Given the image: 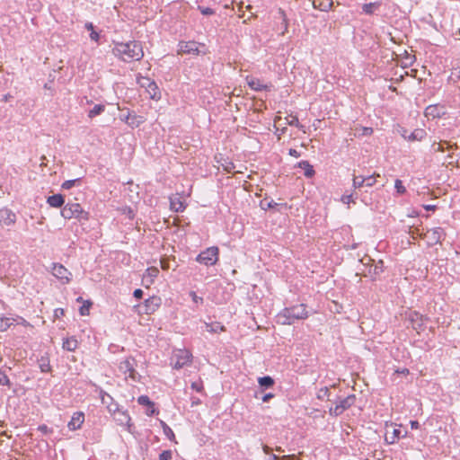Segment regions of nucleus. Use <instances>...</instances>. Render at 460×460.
Instances as JSON below:
<instances>
[{
	"mask_svg": "<svg viewBox=\"0 0 460 460\" xmlns=\"http://www.w3.org/2000/svg\"><path fill=\"white\" fill-rule=\"evenodd\" d=\"M133 296L137 298V299H141L142 296H143V291L142 289L140 288H137L134 291L133 293Z\"/></svg>",
	"mask_w": 460,
	"mask_h": 460,
	"instance_id": "13d9d810",
	"label": "nucleus"
},
{
	"mask_svg": "<svg viewBox=\"0 0 460 460\" xmlns=\"http://www.w3.org/2000/svg\"><path fill=\"white\" fill-rule=\"evenodd\" d=\"M409 318L412 323V328L415 330L421 329L423 325V317L417 312H412L410 314Z\"/></svg>",
	"mask_w": 460,
	"mask_h": 460,
	"instance_id": "393cba45",
	"label": "nucleus"
},
{
	"mask_svg": "<svg viewBox=\"0 0 460 460\" xmlns=\"http://www.w3.org/2000/svg\"><path fill=\"white\" fill-rule=\"evenodd\" d=\"M402 426L394 423L385 425V439L389 444L395 443L402 437Z\"/></svg>",
	"mask_w": 460,
	"mask_h": 460,
	"instance_id": "f8f14e48",
	"label": "nucleus"
},
{
	"mask_svg": "<svg viewBox=\"0 0 460 460\" xmlns=\"http://www.w3.org/2000/svg\"><path fill=\"white\" fill-rule=\"evenodd\" d=\"M164 434L172 442H175L176 443V440H175V435L172 431V429L169 427V426H165L164 428Z\"/></svg>",
	"mask_w": 460,
	"mask_h": 460,
	"instance_id": "a18cd8bd",
	"label": "nucleus"
},
{
	"mask_svg": "<svg viewBox=\"0 0 460 460\" xmlns=\"http://www.w3.org/2000/svg\"><path fill=\"white\" fill-rule=\"evenodd\" d=\"M394 187L398 193H404L406 191L405 187L402 184V181L401 180H396L394 183Z\"/></svg>",
	"mask_w": 460,
	"mask_h": 460,
	"instance_id": "de8ad7c7",
	"label": "nucleus"
},
{
	"mask_svg": "<svg viewBox=\"0 0 460 460\" xmlns=\"http://www.w3.org/2000/svg\"><path fill=\"white\" fill-rule=\"evenodd\" d=\"M198 9L204 15H212L215 13V11L210 7L199 6Z\"/></svg>",
	"mask_w": 460,
	"mask_h": 460,
	"instance_id": "09e8293b",
	"label": "nucleus"
},
{
	"mask_svg": "<svg viewBox=\"0 0 460 460\" xmlns=\"http://www.w3.org/2000/svg\"><path fill=\"white\" fill-rule=\"evenodd\" d=\"M289 126L297 125L298 119L296 117L289 116Z\"/></svg>",
	"mask_w": 460,
	"mask_h": 460,
	"instance_id": "052dcab7",
	"label": "nucleus"
},
{
	"mask_svg": "<svg viewBox=\"0 0 460 460\" xmlns=\"http://www.w3.org/2000/svg\"><path fill=\"white\" fill-rule=\"evenodd\" d=\"M119 119L131 128H138L146 121V118L144 116L137 115L135 112L130 111L128 109H127L126 114H121L119 116Z\"/></svg>",
	"mask_w": 460,
	"mask_h": 460,
	"instance_id": "6e6552de",
	"label": "nucleus"
},
{
	"mask_svg": "<svg viewBox=\"0 0 460 460\" xmlns=\"http://www.w3.org/2000/svg\"><path fill=\"white\" fill-rule=\"evenodd\" d=\"M90 39H91L92 40H93V41L97 42V41L99 40V39H100V35H99V33H98L97 31H91V33H90Z\"/></svg>",
	"mask_w": 460,
	"mask_h": 460,
	"instance_id": "4d7b16f0",
	"label": "nucleus"
},
{
	"mask_svg": "<svg viewBox=\"0 0 460 460\" xmlns=\"http://www.w3.org/2000/svg\"><path fill=\"white\" fill-rule=\"evenodd\" d=\"M105 110V106L102 104H96L93 109H91L88 112V117L90 119H93L101 113H102Z\"/></svg>",
	"mask_w": 460,
	"mask_h": 460,
	"instance_id": "473e14b6",
	"label": "nucleus"
},
{
	"mask_svg": "<svg viewBox=\"0 0 460 460\" xmlns=\"http://www.w3.org/2000/svg\"><path fill=\"white\" fill-rule=\"evenodd\" d=\"M16 319L0 315V332H5L12 325L15 324Z\"/></svg>",
	"mask_w": 460,
	"mask_h": 460,
	"instance_id": "a878e982",
	"label": "nucleus"
},
{
	"mask_svg": "<svg viewBox=\"0 0 460 460\" xmlns=\"http://www.w3.org/2000/svg\"><path fill=\"white\" fill-rule=\"evenodd\" d=\"M14 319H16V322H15L16 324H22L26 327L30 326L29 322H27L24 318H22L21 316H17Z\"/></svg>",
	"mask_w": 460,
	"mask_h": 460,
	"instance_id": "864d4df0",
	"label": "nucleus"
},
{
	"mask_svg": "<svg viewBox=\"0 0 460 460\" xmlns=\"http://www.w3.org/2000/svg\"><path fill=\"white\" fill-rule=\"evenodd\" d=\"M137 402L141 405L147 406L151 408V411H146L148 416H152L156 413V410L155 408V403L150 401L149 397L146 395H141L137 398Z\"/></svg>",
	"mask_w": 460,
	"mask_h": 460,
	"instance_id": "b1692460",
	"label": "nucleus"
},
{
	"mask_svg": "<svg viewBox=\"0 0 460 460\" xmlns=\"http://www.w3.org/2000/svg\"><path fill=\"white\" fill-rule=\"evenodd\" d=\"M120 213L125 215L128 219H133L135 217V213L129 207H124L119 209Z\"/></svg>",
	"mask_w": 460,
	"mask_h": 460,
	"instance_id": "79ce46f5",
	"label": "nucleus"
},
{
	"mask_svg": "<svg viewBox=\"0 0 460 460\" xmlns=\"http://www.w3.org/2000/svg\"><path fill=\"white\" fill-rule=\"evenodd\" d=\"M100 398H101L102 403L105 404L106 407L108 406V404H110L111 402L114 401L113 398L104 391L100 392Z\"/></svg>",
	"mask_w": 460,
	"mask_h": 460,
	"instance_id": "4c0bfd02",
	"label": "nucleus"
},
{
	"mask_svg": "<svg viewBox=\"0 0 460 460\" xmlns=\"http://www.w3.org/2000/svg\"><path fill=\"white\" fill-rule=\"evenodd\" d=\"M273 394H266L263 397H262V401L263 402H268L270 399L273 398Z\"/></svg>",
	"mask_w": 460,
	"mask_h": 460,
	"instance_id": "e2e57ef3",
	"label": "nucleus"
},
{
	"mask_svg": "<svg viewBox=\"0 0 460 460\" xmlns=\"http://www.w3.org/2000/svg\"><path fill=\"white\" fill-rule=\"evenodd\" d=\"M162 299L157 296H150L144 301V311L146 314H152L161 306Z\"/></svg>",
	"mask_w": 460,
	"mask_h": 460,
	"instance_id": "4468645a",
	"label": "nucleus"
},
{
	"mask_svg": "<svg viewBox=\"0 0 460 460\" xmlns=\"http://www.w3.org/2000/svg\"><path fill=\"white\" fill-rule=\"evenodd\" d=\"M245 81L249 87L253 91H263V90H269L270 85L265 84L263 81H261L259 78L247 75L245 77Z\"/></svg>",
	"mask_w": 460,
	"mask_h": 460,
	"instance_id": "dca6fc26",
	"label": "nucleus"
},
{
	"mask_svg": "<svg viewBox=\"0 0 460 460\" xmlns=\"http://www.w3.org/2000/svg\"><path fill=\"white\" fill-rule=\"evenodd\" d=\"M274 127L276 128V134L278 135V137L280 138V136L285 133L286 127L285 123L283 122V119L281 117H278L274 121Z\"/></svg>",
	"mask_w": 460,
	"mask_h": 460,
	"instance_id": "c756f323",
	"label": "nucleus"
},
{
	"mask_svg": "<svg viewBox=\"0 0 460 460\" xmlns=\"http://www.w3.org/2000/svg\"><path fill=\"white\" fill-rule=\"evenodd\" d=\"M39 430H40L43 433H48L49 431V428L46 425L40 426Z\"/></svg>",
	"mask_w": 460,
	"mask_h": 460,
	"instance_id": "680f3d73",
	"label": "nucleus"
},
{
	"mask_svg": "<svg viewBox=\"0 0 460 460\" xmlns=\"http://www.w3.org/2000/svg\"><path fill=\"white\" fill-rule=\"evenodd\" d=\"M170 208L175 212H181L185 209L186 205L182 198L176 194L170 197Z\"/></svg>",
	"mask_w": 460,
	"mask_h": 460,
	"instance_id": "412c9836",
	"label": "nucleus"
},
{
	"mask_svg": "<svg viewBox=\"0 0 460 460\" xmlns=\"http://www.w3.org/2000/svg\"><path fill=\"white\" fill-rule=\"evenodd\" d=\"M333 4L332 0H322L320 4L317 5V0H313V5L314 8H318L321 11H328Z\"/></svg>",
	"mask_w": 460,
	"mask_h": 460,
	"instance_id": "7c9ffc66",
	"label": "nucleus"
},
{
	"mask_svg": "<svg viewBox=\"0 0 460 460\" xmlns=\"http://www.w3.org/2000/svg\"><path fill=\"white\" fill-rule=\"evenodd\" d=\"M426 133L423 129H415L410 135H408V140H421L425 137Z\"/></svg>",
	"mask_w": 460,
	"mask_h": 460,
	"instance_id": "f704fd0d",
	"label": "nucleus"
},
{
	"mask_svg": "<svg viewBox=\"0 0 460 460\" xmlns=\"http://www.w3.org/2000/svg\"><path fill=\"white\" fill-rule=\"evenodd\" d=\"M356 397L354 394L349 395L343 399H341L336 402L335 407H331L329 412L331 415L338 416L341 415L345 410L354 404Z\"/></svg>",
	"mask_w": 460,
	"mask_h": 460,
	"instance_id": "0eeeda50",
	"label": "nucleus"
},
{
	"mask_svg": "<svg viewBox=\"0 0 460 460\" xmlns=\"http://www.w3.org/2000/svg\"><path fill=\"white\" fill-rule=\"evenodd\" d=\"M341 201L343 203V204H346V205H349L350 203H355V198H354V195L353 193L351 194H344L341 196Z\"/></svg>",
	"mask_w": 460,
	"mask_h": 460,
	"instance_id": "37998d69",
	"label": "nucleus"
},
{
	"mask_svg": "<svg viewBox=\"0 0 460 460\" xmlns=\"http://www.w3.org/2000/svg\"><path fill=\"white\" fill-rule=\"evenodd\" d=\"M79 181H80V179L68 180V181H64L62 183L61 187L64 190H69V189L73 188L76 182H79Z\"/></svg>",
	"mask_w": 460,
	"mask_h": 460,
	"instance_id": "c03bdc74",
	"label": "nucleus"
},
{
	"mask_svg": "<svg viewBox=\"0 0 460 460\" xmlns=\"http://www.w3.org/2000/svg\"><path fill=\"white\" fill-rule=\"evenodd\" d=\"M112 53L115 57L124 62L140 60L144 56L141 43L136 40L129 42H116L112 49Z\"/></svg>",
	"mask_w": 460,
	"mask_h": 460,
	"instance_id": "f257e3e1",
	"label": "nucleus"
},
{
	"mask_svg": "<svg viewBox=\"0 0 460 460\" xmlns=\"http://www.w3.org/2000/svg\"><path fill=\"white\" fill-rule=\"evenodd\" d=\"M92 306V302L84 301L83 305L79 308V313L81 315H88L90 314V308Z\"/></svg>",
	"mask_w": 460,
	"mask_h": 460,
	"instance_id": "58836bf2",
	"label": "nucleus"
},
{
	"mask_svg": "<svg viewBox=\"0 0 460 460\" xmlns=\"http://www.w3.org/2000/svg\"><path fill=\"white\" fill-rule=\"evenodd\" d=\"M172 453L171 450H164L159 455V460H171Z\"/></svg>",
	"mask_w": 460,
	"mask_h": 460,
	"instance_id": "49530a36",
	"label": "nucleus"
},
{
	"mask_svg": "<svg viewBox=\"0 0 460 460\" xmlns=\"http://www.w3.org/2000/svg\"><path fill=\"white\" fill-rule=\"evenodd\" d=\"M396 373L407 376L409 374V369H407V368H402L401 370L398 369V370H396Z\"/></svg>",
	"mask_w": 460,
	"mask_h": 460,
	"instance_id": "69168bd1",
	"label": "nucleus"
},
{
	"mask_svg": "<svg viewBox=\"0 0 460 460\" xmlns=\"http://www.w3.org/2000/svg\"><path fill=\"white\" fill-rule=\"evenodd\" d=\"M189 296L196 305H202L204 302L203 298L199 296L195 291H190Z\"/></svg>",
	"mask_w": 460,
	"mask_h": 460,
	"instance_id": "a19ab883",
	"label": "nucleus"
},
{
	"mask_svg": "<svg viewBox=\"0 0 460 460\" xmlns=\"http://www.w3.org/2000/svg\"><path fill=\"white\" fill-rule=\"evenodd\" d=\"M107 410L111 413V416H114L121 409L119 407V404L113 401L110 404H108Z\"/></svg>",
	"mask_w": 460,
	"mask_h": 460,
	"instance_id": "ea45409f",
	"label": "nucleus"
},
{
	"mask_svg": "<svg viewBox=\"0 0 460 460\" xmlns=\"http://www.w3.org/2000/svg\"><path fill=\"white\" fill-rule=\"evenodd\" d=\"M289 155H294V156L297 157L298 154H297V152L296 150L289 149Z\"/></svg>",
	"mask_w": 460,
	"mask_h": 460,
	"instance_id": "774afa93",
	"label": "nucleus"
},
{
	"mask_svg": "<svg viewBox=\"0 0 460 460\" xmlns=\"http://www.w3.org/2000/svg\"><path fill=\"white\" fill-rule=\"evenodd\" d=\"M457 148L456 144L450 145L447 141H440L438 143H434L432 145V148L435 152H445L446 149Z\"/></svg>",
	"mask_w": 460,
	"mask_h": 460,
	"instance_id": "cd10ccee",
	"label": "nucleus"
},
{
	"mask_svg": "<svg viewBox=\"0 0 460 460\" xmlns=\"http://www.w3.org/2000/svg\"><path fill=\"white\" fill-rule=\"evenodd\" d=\"M9 383V379L7 377V376L0 370V385H8Z\"/></svg>",
	"mask_w": 460,
	"mask_h": 460,
	"instance_id": "603ef678",
	"label": "nucleus"
},
{
	"mask_svg": "<svg viewBox=\"0 0 460 460\" xmlns=\"http://www.w3.org/2000/svg\"><path fill=\"white\" fill-rule=\"evenodd\" d=\"M365 179L362 176H354L352 180V186L354 189H359L365 186Z\"/></svg>",
	"mask_w": 460,
	"mask_h": 460,
	"instance_id": "e433bc0d",
	"label": "nucleus"
},
{
	"mask_svg": "<svg viewBox=\"0 0 460 460\" xmlns=\"http://www.w3.org/2000/svg\"><path fill=\"white\" fill-rule=\"evenodd\" d=\"M51 274L63 285L68 284L72 279V273L60 263L52 264Z\"/></svg>",
	"mask_w": 460,
	"mask_h": 460,
	"instance_id": "39448f33",
	"label": "nucleus"
},
{
	"mask_svg": "<svg viewBox=\"0 0 460 460\" xmlns=\"http://www.w3.org/2000/svg\"><path fill=\"white\" fill-rule=\"evenodd\" d=\"M47 203L52 208H61L65 203V199L61 194L49 196Z\"/></svg>",
	"mask_w": 460,
	"mask_h": 460,
	"instance_id": "5701e85b",
	"label": "nucleus"
},
{
	"mask_svg": "<svg viewBox=\"0 0 460 460\" xmlns=\"http://www.w3.org/2000/svg\"><path fill=\"white\" fill-rule=\"evenodd\" d=\"M361 130H362V135H365V136H370L373 133V128H368V127H363L361 128Z\"/></svg>",
	"mask_w": 460,
	"mask_h": 460,
	"instance_id": "6e6d98bb",
	"label": "nucleus"
},
{
	"mask_svg": "<svg viewBox=\"0 0 460 460\" xmlns=\"http://www.w3.org/2000/svg\"><path fill=\"white\" fill-rule=\"evenodd\" d=\"M191 388L196 390L197 392H200L202 390V385L197 382H193L191 384Z\"/></svg>",
	"mask_w": 460,
	"mask_h": 460,
	"instance_id": "bf43d9fd",
	"label": "nucleus"
},
{
	"mask_svg": "<svg viewBox=\"0 0 460 460\" xmlns=\"http://www.w3.org/2000/svg\"><path fill=\"white\" fill-rule=\"evenodd\" d=\"M307 317V312L305 306L303 304L294 305L289 308V319H305Z\"/></svg>",
	"mask_w": 460,
	"mask_h": 460,
	"instance_id": "aec40b11",
	"label": "nucleus"
},
{
	"mask_svg": "<svg viewBox=\"0 0 460 460\" xmlns=\"http://www.w3.org/2000/svg\"><path fill=\"white\" fill-rule=\"evenodd\" d=\"M172 360L173 368L181 369L191 363L192 354L187 349H175L173 351Z\"/></svg>",
	"mask_w": 460,
	"mask_h": 460,
	"instance_id": "7ed1b4c3",
	"label": "nucleus"
},
{
	"mask_svg": "<svg viewBox=\"0 0 460 460\" xmlns=\"http://www.w3.org/2000/svg\"><path fill=\"white\" fill-rule=\"evenodd\" d=\"M199 47L205 48L204 44L196 41H180L178 44V52L180 54H193L199 55L200 53L206 54V51L200 50Z\"/></svg>",
	"mask_w": 460,
	"mask_h": 460,
	"instance_id": "423d86ee",
	"label": "nucleus"
},
{
	"mask_svg": "<svg viewBox=\"0 0 460 460\" xmlns=\"http://www.w3.org/2000/svg\"><path fill=\"white\" fill-rule=\"evenodd\" d=\"M61 216L65 219L75 218L79 221H88L90 218L89 212L85 211L79 203H66L62 210Z\"/></svg>",
	"mask_w": 460,
	"mask_h": 460,
	"instance_id": "f03ea898",
	"label": "nucleus"
},
{
	"mask_svg": "<svg viewBox=\"0 0 460 460\" xmlns=\"http://www.w3.org/2000/svg\"><path fill=\"white\" fill-rule=\"evenodd\" d=\"M159 270L156 267L147 268L143 275V283H145L146 287H149L152 285L158 276Z\"/></svg>",
	"mask_w": 460,
	"mask_h": 460,
	"instance_id": "6ab92c4d",
	"label": "nucleus"
},
{
	"mask_svg": "<svg viewBox=\"0 0 460 460\" xmlns=\"http://www.w3.org/2000/svg\"><path fill=\"white\" fill-rule=\"evenodd\" d=\"M383 270H384V264H383V261L380 260L377 262H376L375 264L370 266L369 274L376 276V275L380 274L381 272H383Z\"/></svg>",
	"mask_w": 460,
	"mask_h": 460,
	"instance_id": "2f4dec72",
	"label": "nucleus"
},
{
	"mask_svg": "<svg viewBox=\"0 0 460 460\" xmlns=\"http://www.w3.org/2000/svg\"><path fill=\"white\" fill-rule=\"evenodd\" d=\"M366 181H365V186L367 187H372L375 182H376V179H375V176H368V177H366L364 178Z\"/></svg>",
	"mask_w": 460,
	"mask_h": 460,
	"instance_id": "3c124183",
	"label": "nucleus"
},
{
	"mask_svg": "<svg viewBox=\"0 0 460 460\" xmlns=\"http://www.w3.org/2000/svg\"><path fill=\"white\" fill-rule=\"evenodd\" d=\"M16 222V215L8 208L0 209V226L11 227Z\"/></svg>",
	"mask_w": 460,
	"mask_h": 460,
	"instance_id": "2eb2a0df",
	"label": "nucleus"
},
{
	"mask_svg": "<svg viewBox=\"0 0 460 460\" xmlns=\"http://www.w3.org/2000/svg\"><path fill=\"white\" fill-rule=\"evenodd\" d=\"M112 418L117 422V424L125 427L128 432L130 434L134 433L135 428L128 411L121 409L119 412L112 416Z\"/></svg>",
	"mask_w": 460,
	"mask_h": 460,
	"instance_id": "9b49d317",
	"label": "nucleus"
},
{
	"mask_svg": "<svg viewBox=\"0 0 460 460\" xmlns=\"http://www.w3.org/2000/svg\"><path fill=\"white\" fill-rule=\"evenodd\" d=\"M119 370L124 375L125 378L136 380L137 372L135 370V359L133 358H126L120 361Z\"/></svg>",
	"mask_w": 460,
	"mask_h": 460,
	"instance_id": "9d476101",
	"label": "nucleus"
},
{
	"mask_svg": "<svg viewBox=\"0 0 460 460\" xmlns=\"http://www.w3.org/2000/svg\"><path fill=\"white\" fill-rule=\"evenodd\" d=\"M378 6L379 4L377 3H369L363 4L362 9L367 14H372Z\"/></svg>",
	"mask_w": 460,
	"mask_h": 460,
	"instance_id": "c9c22d12",
	"label": "nucleus"
},
{
	"mask_svg": "<svg viewBox=\"0 0 460 460\" xmlns=\"http://www.w3.org/2000/svg\"><path fill=\"white\" fill-rule=\"evenodd\" d=\"M294 168L301 169L303 174L306 177H312L314 174L313 166L306 161H301L294 165Z\"/></svg>",
	"mask_w": 460,
	"mask_h": 460,
	"instance_id": "4be33fe9",
	"label": "nucleus"
},
{
	"mask_svg": "<svg viewBox=\"0 0 460 460\" xmlns=\"http://www.w3.org/2000/svg\"><path fill=\"white\" fill-rule=\"evenodd\" d=\"M446 113L444 106L440 105H429L425 110V116L428 119L439 118Z\"/></svg>",
	"mask_w": 460,
	"mask_h": 460,
	"instance_id": "f3484780",
	"label": "nucleus"
},
{
	"mask_svg": "<svg viewBox=\"0 0 460 460\" xmlns=\"http://www.w3.org/2000/svg\"><path fill=\"white\" fill-rule=\"evenodd\" d=\"M411 429H419L420 423L417 420H411Z\"/></svg>",
	"mask_w": 460,
	"mask_h": 460,
	"instance_id": "0e129e2a",
	"label": "nucleus"
},
{
	"mask_svg": "<svg viewBox=\"0 0 460 460\" xmlns=\"http://www.w3.org/2000/svg\"><path fill=\"white\" fill-rule=\"evenodd\" d=\"M444 235V230L441 227H435L426 231L423 234V239L427 244L431 246L440 242V239Z\"/></svg>",
	"mask_w": 460,
	"mask_h": 460,
	"instance_id": "ddd939ff",
	"label": "nucleus"
},
{
	"mask_svg": "<svg viewBox=\"0 0 460 460\" xmlns=\"http://www.w3.org/2000/svg\"><path fill=\"white\" fill-rule=\"evenodd\" d=\"M64 315V309L63 308H57L54 310V317L55 318H60Z\"/></svg>",
	"mask_w": 460,
	"mask_h": 460,
	"instance_id": "5fc2aeb1",
	"label": "nucleus"
},
{
	"mask_svg": "<svg viewBox=\"0 0 460 460\" xmlns=\"http://www.w3.org/2000/svg\"><path fill=\"white\" fill-rule=\"evenodd\" d=\"M137 83L141 87L146 88L149 97L153 100L160 99V91L155 83V81L151 80L148 77H140L137 80Z\"/></svg>",
	"mask_w": 460,
	"mask_h": 460,
	"instance_id": "1a4fd4ad",
	"label": "nucleus"
},
{
	"mask_svg": "<svg viewBox=\"0 0 460 460\" xmlns=\"http://www.w3.org/2000/svg\"><path fill=\"white\" fill-rule=\"evenodd\" d=\"M219 250L217 246H211L201 252L196 261L206 266L215 265L218 261Z\"/></svg>",
	"mask_w": 460,
	"mask_h": 460,
	"instance_id": "20e7f679",
	"label": "nucleus"
},
{
	"mask_svg": "<svg viewBox=\"0 0 460 460\" xmlns=\"http://www.w3.org/2000/svg\"><path fill=\"white\" fill-rule=\"evenodd\" d=\"M206 330L211 333H219L225 331V327L218 322L206 323Z\"/></svg>",
	"mask_w": 460,
	"mask_h": 460,
	"instance_id": "c85d7f7f",
	"label": "nucleus"
},
{
	"mask_svg": "<svg viewBox=\"0 0 460 460\" xmlns=\"http://www.w3.org/2000/svg\"><path fill=\"white\" fill-rule=\"evenodd\" d=\"M84 421V415L81 411L75 412L67 424L69 430H76L81 428Z\"/></svg>",
	"mask_w": 460,
	"mask_h": 460,
	"instance_id": "a211bd4d",
	"label": "nucleus"
},
{
	"mask_svg": "<svg viewBox=\"0 0 460 460\" xmlns=\"http://www.w3.org/2000/svg\"><path fill=\"white\" fill-rule=\"evenodd\" d=\"M78 347V341L75 337H69L64 340L63 349L67 351H75Z\"/></svg>",
	"mask_w": 460,
	"mask_h": 460,
	"instance_id": "bb28decb",
	"label": "nucleus"
},
{
	"mask_svg": "<svg viewBox=\"0 0 460 460\" xmlns=\"http://www.w3.org/2000/svg\"><path fill=\"white\" fill-rule=\"evenodd\" d=\"M84 26H85V28H86L88 31H94V30H93V24L92 22H86Z\"/></svg>",
	"mask_w": 460,
	"mask_h": 460,
	"instance_id": "338daca9",
	"label": "nucleus"
},
{
	"mask_svg": "<svg viewBox=\"0 0 460 460\" xmlns=\"http://www.w3.org/2000/svg\"><path fill=\"white\" fill-rule=\"evenodd\" d=\"M258 383L261 387L270 388L274 385V380L270 376L259 377Z\"/></svg>",
	"mask_w": 460,
	"mask_h": 460,
	"instance_id": "72a5a7b5",
	"label": "nucleus"
},
{
	"mask_svg": "<svg viewBox=\"0 0 460 460\" xmlns=\"http://www.w3.org/2000/svg\"><path fill=\"white\" fill-rule=\"evenodd\" d=\"M328 396H329V388L328 387L321 388L317 394L318 399H324L325 397H328Z\"/></svg>",
	"mask_w": 460,
	"mask_h": 460,
	"instance_id": "8fccbe9b",
	"label": "nucleus"
}]
</instances>
